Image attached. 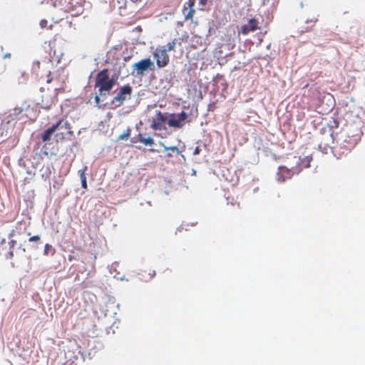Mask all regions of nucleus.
Wrapping results in <instances>:
<instances>
[{"label": "nucleus", "mask_w": 365, "mask_h": 365, "mask_svg": "<svg viewBox=\"0 0 365 365\" xmlns=\"http://www.w3.org/2000/svg\"><path fill=\"white\" fill-rule=\"evenodd\" d=\"M115 83V81L113 78H110L109 70L104 68L97 74L95 86L98 88L101 96H105L113 88Z\"/></svg>", "instance_id": "obj_1"}, {"label": "nucleus", "mask_w": 365, "mask_h": 365, "mask_svg": "<svg viewBox=\"0 0 365 365\" xmlns=\"http://www.w3.org/2000/svg\"><path fill=\"white\" fill-rule=\"evenodd\" d=\"M65 128L66 131V135L71 137L73 135V131L71 130V125L68 120H63V119L59 120L56 124H53L50 128H47L41 135V138L43 142H47L51 140V137L52 134L56 130H63Z\"/></svg>", "instance_id": "obj_2"}, {"label": "nucleus", "mask_w": 365, "mask_h": 365, "mask_svg": "<svg viewBox=\"0 0 365 365\" xmlns=\"http://www.w3.org/2000/svg\"><path fill=\"white\" fill-rule=\"evenodd\" d=\"M359 140V134H346L341 143L334 147V152L339 155L348 153L353 149Z\"/></svg>", "instance_id": "obj_3"}, {"label": "nucleus", "mask_w": 365, "mask_h": 365, "mask_svg": "<svg viewBox=\"0 0 365 365\" xmlns=\"http://www.w3.org/2000/svg\"><path fill=\"white\" fill-rule=\"evenodd\" d=\"M41 93L40 99L37 103L43 109H50L56 101V95L52 94L49 91L45 92L43 88H41Z\"/></svg>", "instance_id": "obj_4"}, {"label": "nucleus", "mask_w": 365, "mask_h": 365, "mask_svg": "<svg viewBox=\"0 0 365 365\" xmlns=\"http://www.w3.org/2000/svg\"><path fill=\"white\" fill-rule=\"evenodd\" d=\"M153 56L156 59V65L159 68L165 67L169 63L170 57L164 47L158 46L153 53Z\"/></svg>", "instance_id": "obj_5"}, {"label": "nucleus", "mask_w": 365, "mask_h": 365, "mask_svg": "<svg viewBox=\"0 0 365 365\" xmlns=\"http://www.w3.org/2000/svg\"><path fill=\"white\" fill-rule=\"evenodd\" d=\"M64 9L73 16L80 15L83 11V5L78 0H65Z\"/></svg>", "instance_id": "obj_6"}, {"label": "nucleus", "mask_w": 365, "mask_h": 365, "mask_svg": "<svg viewBox=\"0 0 365 365\" xmlns=\"http://www.w3.org/2000/svg\"><path fill=\"white\" fill-rule=\"evenodd\" d=\"M300 169H297L295 166L287 168L285 166H279L277 173V179L279 182H284L286 180L290 179L294 173L298 174Z\"/></svg>", "instance_id": "obj_7"}, {"label": "nucleus", "mask_w": 365, "mask_h": 365, "mask_svg": "<svg viewBox=\"0 0 365 365\" xmlns=\"http://www.w3.org/2000/svg\"><path fill=\"white\" fill-rule=\"evenodd\" d=\"M153 66L154 63L149 58L142 59L133 66L137 76H143L145 71L152 70Z\"/></svg>", "instance_id": "obj_8"}, {"label": "nucleus", "mask_w": 365, "mask_h": 365, "mask_svg": "<svg viewBox=\"0 0 365 365\" xmlns=\"http://www.w3.org/2000/svg\"><path fill=\"white\" fill-rule=\"evenodd\" d=\"M170 118L168 120V125L170 127L180 128L185 124V120L187 118V114L182 111L178 115L177 118L174 113L169 114Z\"/></svg>", "instance_id": "obj_9"}, {"label": "nucleus", "mask_w": 365, "mask_h": 365, "mask_svg": "<svg viewBox=\"0 0 365 365\" xmlns=\"http://www.w3.org/2000/svg\"><path fill=\"white\" fill-rule=\"evenodd\" d=\"M168 113H163L161 111H158L156 113V117L154 118L152 120L151 128L155 130H161L163 129H165V126L163 125L166 121L168 122Z\"/></svg>", "instance_id": "obj_10"}, {"label": "nucleus", "mask_w": 365, "mask_h": 365, "mask_svg": "<svg viewBox=\"0 0 365 365\" xmlns=\"http://www.w3.org/2000/svg\"><path fill=\"white\" fill-rule=\"evenodd\" d=\"M132 91V87L129 84L123 86L122 88H120L119 92L114 98V101L118 103V106L122 105L126 100L127 96H130Z\"/></svg>", "instance_id": "obj_11"}, {"label": "nucleus", "mask_w": 365, "mask_h": 365, "mask_svg": "<svg viewBox=\"0 0 365 365\" xmlns=\"http://www.w3.org/2000/svg\"><path fill=\"white\" fill-rule=\"evenodd\" d=\"M296 163L297 164V169H300V171L304 168H307L310 166V163L312 160V158L310 155H307L301 158L300 157H294Z\"/></svg>", "instance_id": "obj_12"}, {"label": "nucleus", "mask_w": 365, "mask_h": 365, "mask_svg": "<svg viewBox=\"0 0 365 365\" xmlns=\"http://www.w3.org/2000/svg\"><path fill=\"white\" fill-rule=\"evenodd\" d=\"M138 276L140 280L148 282L155 276V271L150 268H145L140 270Z\"/></svg>", "instance_id": "obj_13"}, {"label": "nucleus", "mask_w": 365, "mask_h": 365, "mask_svg": "<svg viewBox=\"0 0 365 365\" xmlns=\"http://www.w3.org/2000/svg\"><path fill=\"white\" fill-rule=\"evenodd\" d=\"M318 19L315 16L307 18L305 21V26L301 27V33L309 32L312 31Z\"/></svg>", "instance_id": "obj_14"}, {"label": "nucleus", "mask_w": 365, "mask_h": 365, "mask_svg": "<svg viewBox=\"0 0 365 365\" xmlns=\"http://www.w3.org/2000/svg\"><path fill=\"white\" fill-rule=\"evenodd\" d=\"M0 257H4L6 259H11L14 257L13 250L7 251V245L4 240L0 242Z\"/></svg>", "instance_id": "obj_15"}, {"label": "nucleus", "mask_w": 365, "mask_h": 365, "mask_svg": "<svg viewBox=\"0 0 365 365\" xmlns=\"http://www.w3.org/2000/svg\"><path fill=\"white\" fill-rule=\"evenodd\" d=\"M194 6H189L188 1L186 2L182 9V14L185 20H192L195 14Z\"/></svg>", "instance_id": "obj_16"}, {"label": "nucleus", "mask_w": 365, "mask_h": 365, "mask_svg": "<svg viewBox=\"0 0 365 365\" xmlns=\"http://www.w3.org/2000/svg\"><path fill=\"white\" fill-rule=\"evenodd\" d=\"M160 144L164 147L165 151H167V153L165 155V156L167 158L173 157L174 153H175L177 154L181 153V152L180 151V150L178 149V148L177 146L168 147V146H165L163 143H160Z\"/></svg>", "instance_id": "obj_17"}, {"label": "nucleus", "mask_w": 365, "mask_h": 365, "mask_svg": "<svg viewBox=\"0 0 365 365\" xmlns=\"http://www.w3.org/2000/svg\"><path fill=\"white\" fill-rule=\"evenodd\" d=\"M177 44H178V45L181 44L180 38H174L172 41L168 42L166 45L161 46L164 47L165 51H167L168 52V51H175Z\"/></svg>", "instance_id": "obj_18"}, {"label": "nucleus", "mask_w": 365, "mask_h": 365, "mask_svg": "<svg viewBox=\"0 0 365 365\" xmlns=\"http://www.w3.org/2000/svg\"><path fill=\"white\" fill-rule=\"evenodd\" d=\"M138 140L144 145H151L154 143V140L151 137L144 138L142 134H138Z\"/></svg>", "instance_id": "obj_19"}, {"label": "nucleus", "mask_w": 365, "mask_h": 365, "mask_svg": "<svg viewBox=\"0 0 365 365\" xmlns=\"http://www.w3.org/2000/svg\"><path fill=\"white\" fill-rule=\"evenodd\" d=\"M195 1L196 0H188V5L189 6H195ZM197 1H198L199 9L200 10H204L208 0H197Z\"/></svg>", "instance_id": "obj_20"}, {"label": "nucleus", "mask_w": 365, "mask_h": 365, "mask_svg": "<svg viewBox=\"0 0 365 365\" xmlns=\"http://www.w3.org/2000/svg\"><path fill=\"white\" fill-rule=\"evenodd\" d=\"M248 26H250V30H251V31H256V30H257L259 29V27L257 26V21L254 18L250 19L249 20V25H248Z\"/></svg>", "instance_id": "obj_21"}, {"label": "nucleus", "mask_w": 365, "mask_h": 365, "mask_svg": "<svg viewBox=\"0 0 365 365\" xmlns=\"http://www.w3.org/2000/svg\"><path fill=\"white\" fill-rule=\"evenodd\" d=\"M28 175L29 176L26 177L23 180L24 185L31 183L34 180L36 173L34 172L28 171Z\"/></svg>", "instance_id": "obj_22"}, {"label": "nucleus", "mask_w": 365, "mask_h": 365, "mask_svg": "<svg viewBox=\"0 0 365 365\" xmlns=\"http://www.w3.org/2000/svg\"><path fill=\"white\" fill-rule=\"evenodd\" d=\"M130 135V129H126L121 135L118 136V140H128Z\"/></svg>", "instance_id": "obj_23"}, {"label": "nucleus", "mask_w": 365, "mask_h": 365, "mask_svg": "<svg viewBox=\"0 0 365 365\" xmlns=\"http://www.w3.org/2000/svg\"><path fill=\"white\" fill-rule=\"evenodd\" d=\"M88 170L87 166H84L82 169L78 170V175L81 178V181L86 180V172Z\"/></svg>", "instance_id": "obj_24"}, {"label": "nucleus", "mask_w": 365, "mask_h": 365, "mask_svg": "<svg viewBox=\"0 0 365 365\" xmlns=\"http://www.w3.org/2000/svg\"><path fill=\"white\" fill-rule=\"evenodd\" d=\"M50 251H52L53 254L55 252V250L53 249V247L51 245L46 244L44 246V250H43L44 255H48Z\"/></svg>", "instance_id": "obj_25"}, {"label": "nucleus", "mask_w": 365, "mask_h": 365, "mask_svg": "<svg viewBox=\"0 0 365 365\" xmlns=\"http://www.w3.org/2000/svg\"><path fill=\"white\" fill-rule=\"evenodd\" d=\"M251 30H250V26H248V25H243L242 27H241V31L240 32L243 34V35H247L249 34V32H250Z\"/></svg>", "instance_id": "obj_26"}, {"label": "nucleus", "mask_w": 365, "mask_h": 365, "mask_svg": "<svg viewBox=\"0 0 365 365\" xmlns=\"http://www.w3.org/2000/svg\"><path fill=\"white\" fill-rule=\"evenodd\" d=\"M63 132H61V133H57L56 134V137L58 138V139H60V140H63L64 139L65 136L64 135H66V130L65 128H63ZM67 136H68L67 135Z\"/></svg>", "instance_id": "obj_27"}, {"label": "nucleus", "mask_w": 365, "mask_h": 365, "mask_svg": "<svg viewBox=\"0 0 365 365\" xmlns=\"http://www.w3.org/2000/svg\"><path fill=\"white\" fill-rule=\"evenodd\" d=\"M55 79H56V77L54 78L53 76H51V71H48V74L47 75L46 82L48 83H50Z\"/></svg>", "instance_id": "obj_28"}, {"label": "nucleus", "mask_w": 365, "mask_h": 365, "mask_svg": "<svg viewBox=\"0 0 365 365\" xmlns=\"http://www.w3.org/2000/svg\"><path fill=\"white\" fill-rule=\"evenodd\" d=\"M41 240V237L39 235H35V236H33V237H31L29 239V242H39Z\"/></svg>", "instance_id": "obj_29"}, {"label": "nucleus", "mask_w": 365, "mask_h": 365, "mask_svg": "<svg viewBox=\"0 0 365 365\" xmlns=\"http://www.w3.org/2000/svg\"><path fill=\"white\" fill-rule=\"evenodd\" d=\"M9 247H10V250H13V248L14 247V246L16 245V241L14 240H11L9 242Z\"/></svg>", "instance_id": "obj_30"}, {"label": "nucleus", "mask_w": 365, "mask_h": 365, "mask_svg": "<svg viewBox=\"0 0 365 365\" xmlns=\"http://www.w3.org/2000/svg\"><path fill=\"white\" fill-rule=\"evenodd\" d=\"M47 24H48V21H47L46 19H42V20L40 21V26H41V28H45V27H46Z\"/></svg>", "instance_id": "obj_31"}, {"label": "nucleus", "mask_w": 365, "mask_h": 365, "mask_svg": "<svg viewBox=\"0 0 365 365\" xmlns=\"http://www.w3.org/2000/svg\"><path fill=\"white\" fill-rule=\"evenodd\" d=\"M16 235V231L15 230H12L10 233L9 234V237L12 238Z\"/></svg>", "instance_id": "obj_32"}, {"label": "nucleus", "mask_w": 365, "mask_h": 365, "mask_svg": "<svg viewBox=\"0 0 365 365\" xmlns=\"http://www.w3.org/2000/svg\"><path fill=\"white\" fill-rule=\"evenodd\" d=\"M200 148L198 146H197L193 151V155H197L200 153Z\"/></svg>", "instance_id": "obj_33"}, {"label": "nucleus", "mask_w": 365, "mask_h": 365, "mask_svg": "<svg viewBox=\"0 0 365 365\" xmlns=\"http://www.w3.org/2000/svg\"><path fill=\"white\" fill-rule=\"evenodd\" d=\"M81 186H82V187L83 189H87L88 185H87V180H86L81 181Z\"/></svg>", "instance_id": "obj_34"}, {"label": "nucleus", "mask_w": 365, "mask_h": 365, "mask_svg": "<svg viewBox=\"0 0 365 365\" xmlns=\"http://www.w3.org/2000/svg\"><path fill=\"white\" fill-rule=\"evenodd\" d=\"M95 101H96V104H98V103H99V102H100V98H99V96H96V97H95Z\"/></svg>", "instance_id": "obj_35"}, {"label": "nucleus", "mask_w": 365, "mask_h": 365, "mask_svg": "<svg viewBox=\"0 0 365 365\" xmlns=\"http://www.w3.org/2000/svg\"><path fill=\"white\" fill-rule=\"evenodd\" d=\"M130 58H131L130 56L125 57V58H124V61H129V60L130 59Z\"/></svg>", "instance_id": "obj_36"}, {"label": "nucleus", "mask_w": 365, "mask_h": 365, "mask_svg": "<svg viewBox=\"0 0 365 365\" xmlns=\"http://www.w3.org/2000/svg\"><path fill=\"white\" fill-rule=\"evenodd\" d=\"M334 124L335 127H338V123L334 119L333 120Z\"/></svg>", "instance_id": "obj_37"}, {"label": "nucleus", "mask_w": 365, "mask_h": 365, "mask_svg": "<svg viewBox=\"0 0 365 365\" xmlns=\"http://www.w3.org/2000/svg\"><path fill=\"white\" fill-rule=\"evenodd\" d=\"M273 156H274V158L275 160H277V159H279V157H277L276 155H274Z\"/></svg>", "instance_id": "obj_38"}, {"label": "nucleus", "mask_w": 365, "mask_h": 365, "mask_svg": "<svg viewBox=\"0 0 365 365\" xmlns=\"http://www.w3.org/2000/svg\"><path fill=\"white\" fill-rule=\"evenodd\" d=\"M68 259H69L70 261H71V260H72V259H73V257H72V256H69V257H68Z\"/></svg>", "instance_id": "obj_39"}, {"label": "nucleus", "mask_w": 365, "mask_h": 365, "mask_svg": "<svg viewBox=\"0 0 365 365\" xmlns=\"http://www.w3.org/2000/svg\"><path fill=\"white\" fill-rule=\"evenodd\" d=\"M237 207L239 208L240 207V203L239 202H237Z\"/></svg>", "instance_id": "obj_40"}, {"label": "nucleus", "mask_w": 365, "mask_h": 365, "mask_svg": "<svg viewBox=\"0 0 365 365\" xmlns=\"http://www.w3.org/2000/svg\"><path fill=\"white\" fill-rule=\"evenodd\" d=\"M44 155H48V152L47 151H45L44 153Z\"/></svg>", "instance_id": "obj_41"}]
</instances>
